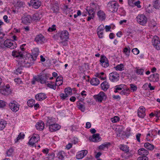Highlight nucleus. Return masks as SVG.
<instances>
[{
  "instance_id": "obj_4",
  "label": "nucleus",
  "mask_w": 160,
  "mask_h": 160,
  "mask_svg": "<svg viewBox=\"0 0 160 160\" xmlns=\"http://www.w3.org/2000/svg\"><path fill=\"white\" fill-rule=\"evenodd\" d=\"M90 5L91 7H87L86 10L89 15H92V17H94L95 14V10H96L97 8H98V6L96 3L94 2L91 3Z\"/></svg>"
},
{
  "instance_id": "obj_16",
  "label": "nucleus",
  "mask_w": 160,
  "mask_h": 160,
  "mask_svg": "<svg viewBox=\"0 0 160 160\" xmlns=\"http://www.w3.org/2000/svg\"><path fill=\"white\" fill-rule=\"evenodd\" d=\"M30 4L35 9H38L41 5V2L38 0H31Z\"/></svg>"
},
{
  "instance_id": "obj_32",
  "label": "nucleus",
  "mask_w": 160,
  "mask_h": 160,
  "mask_svg": "<svg viewBox=\"0 0 160 160\" xmlns=\"http://www.w3.org/2000/svg\"><path fill=\"white\" fill-rule=\"evenodd\" d=\"M150 78H152V80L154 82H158L159 79V75L158 73H155L151 75Z\"/></svg>"
},
{
  "instance_id": "obj_29",
  "label": "nucleus",
  "mask_w": 160,
  "mask_h": 160,
  "mask_svg": "<svg viewBox=\"0 0 160 160\" xmlns=\"http://www.w3.org/2000/svg\"><path fill=\"white\" fill-rule=\"evenodd\" d=\"M125 87L126 85L122 84L117 85L115 87V90L114 91V92L115 93H116L118 92V91H122V89Z\"/></svg>"
},
{
  "instance_id": "obj_36",
  "label": "nucleus",
  "mask_w": 160,
  "mask_h": 160,
  "mask_svg": "<svg viewBox=\"0 0 160 160\" xmlns=\"http://www.w3.org/2000/svg\"><path fill=\"white\" fill-rule=\"evenodd\" d=\"M153 5L156 9L160 8V0H153Z\"/></svg>"
},
{
  "instance_id": "obj_45",
  "label": "nucleus",
  "mask_w": 160,
  "mask_h": 160,
  "mask_svg": "<svg viewBox=\"0 0 160 160\" xmlns=\"http://www.w3.org/2000/svg\"><path fill=\"white\" fill-rule=\"evenodd\" d=\"M25 136V135L22 133L21 132L18 135V137H17L16 140L15 141V142H17L20 139H22L24 138Z\"/></svg>"
},
{
  "instance_id": "obj_53",
  "label": "nucleus",
  "mask_w": 160,
  "mask_h": 160,
  "mask_svg": "<svg viewBox=\"0 0 160 160\" xmlns=\"http://www.w3.org/2000/svg\"><path fill=\"white\" fill-rule=\"evenodd\" d=\"M109 144H110L109 143H108V144H102L99 147V149L103 150L105 148L107 147L108 145Z\"/></svg>"
},
{
  "instance_id": "obj_62",
  "label": "nucleus",
  "mask_w": 160,
  "mask_h": 160,
  "mask_svg": "<svg viewBox=\"0 0 160 160\" xmlns=\"http://www.w3.org/2000/svg\"><path fill=\"white\" fill-rule=\"evenodd\" d=\"M16 72H17V74H21L22 73V69L21 68L19 67L16 70Z\"/></svg>"
},
{
  "instance_id": "obj_46",
  "label": "nucleus",
  "mask_w": 160,
  "mask_h": 160,
  "mask_svg": "<svg viewBox=\"0 0 160 160\" xmlns=\"http://www.w3.org/2000/svg\"><path fill=\"white\" fill-rule=\"evenodd\" d=\"M144 72V69L142 68L138 69L136 68L135 72L138 74L140 75H142Z\"/></svg>"
},
{
  "instance_id": "obj_7",
  "label": "nucleus",
  "mask_w": 160,
  "mask_h": 160,
  "mask_svg": "<svg viewBox=\"0 0 160 160\" xmlns=\"http://www.w3.org/2000/svg\"><path fill=\"white\" fill-rule=\"evenodd\" d=\"M109 78L111 81L116 82L118 81L119 79V74L116 72H113L109 74Z\"/></svg>"
},
{
  "instance_id": "obj_33",
  "label": "nucleus",
  "mask_w": 160,
  "mask_h": 160,
  "mask_svg": "<svg viewBox=\"0 0 160 160\" xmlns=\"http://www.w3.org/2000/svg\"><path fill=\"white\" fill-rule=\"evenodd\" d=\"M90 82L92 85L95 86L98 85L100 83L98 79L97 78H92L90 81Z\"/></svg>"
},
{
  "instance_id": "obj_49",
  "label": "nucleus",
  "mask_w": 160,
  "mask_h": 160,
  "mask_svg": "<svg viewBox=\"0 0 160 160\" xmlns=\"http://www.w3.org/2000/svg\"><path fill=\"white\" fill-rule=\"evenodd\" d=\"M29 59L27 58L26 59V61L25 63V64L24 65L23 67H29L32 65V63L29 62Z\"/></svg>"
},
{
  "instance_id": "obj_52",
  "label": "nucleus",
  "mask_w": 160,
  "mask_h": 160,
  "mask_svg": "<svg viewBox=\"0 0 160 160\" xmlns=\"http://www.w3.org/2000/svg\"><path fill=\"white\" fill-rule=\"evenodd\" d=\"M116 133L117 136L118 137H120L121 135L122 134V130L120 128H116Z\"/></svg>"
},
{
  "instance_id": "obj_43",
  "label": "nucleus",
  "mask_w": 160,
  "mask_h": 160,
  "mask_svg": "<svg viewBox=\"0 0 160 160\" xmlns=\"http://www.w3.org/2000/svg\"><path fill=\"white\" fill-rule=\"evenodd\" d=\"M7 124L6 122L5 121H0V130H3Z\"/></svg>"
},
{
  "instance_id": "obj_2",
  "label": "nucleus",
  "mask_w": 160,
  "mask_h": 160,
  "mask_svg": "<svg viewBox=\"0 0 160 160\" xmlns=\"http://www.w3.org/2000/svg\"><path fill=\"white\" fill-rule=\"evenodd\" d=\"M107 7L110 11L115 12L117 11L118 5L117 2L115 1H112L108 2Z\"/></svg>"
},
{
  "instance_id": "obj_39",
  "label": "nucleus",
  "mask_w": 160,
  "mask_h": 160,
  "mask_svg": "<svg viewBox=\"0 0 160 160\" xmlns=\"http://www.w3.org/2000/svg\"><path fill=\"white\" fill-rule=\"evenodd\" d=\"M120 149L127 153L129 151V148L127 145H121L120 146Z\"/></svg>"
},
{
  "instance_id": "obj_42",
  "label": "nucleus",
  "mask_w": 160,
  "mask_h": 160,
  "mask_svg": "<svg viewBox=\"0 0 160 160\" xmlns=\"http://www.w3.org/2000/svg\"><path fill=\"white\" fill-rule=\"evenodd\" d=\"M47 86L55 90L56 88V86L53 82H50L47 84Z\"/></svg>"
},
{
  "instance_id": "obj_35",
  "label": "nucleus",
  "mask_w": 160,
  "mask_h": 160,
  "mask_svg": "<svg viewBox=\"0 0 160 160\" xmlns=\"http://www.w3.org/2000/svg\"><path fill=\"white\" fill-rule=\"evenodd\" d=\"M114 68L117 71H122L124 69V65L123 64H120L117 65Z\"/></svg>"
},
{
  "instance_id": "obj_54",
  "label": "nucleus",
  "mask_w": 160,
  "mask_h": 160,
  "mask_svg": "<svg viewBox=\"0 0 160 160\" xmlns=\"http://www.w3.org/2000/svg\"><path fill=\"white\" fill-rule=\"evenodd\" d=\"M13 150L12 148H10L8 149L7 152V156H11L13 152Z\"/></svg>"
},
{
  "instance_id": "obj_27",
  "label": "nucleus",
  "mask_w": 160,
  "mask_h": 160,
  "mask_svg": "<svg viewBox=\"0 0 160 160\" xmlns=\"http://www.w3.org/2000/svg\"><path fill=\"white\" fill-rule=\"evenodd\" d=\"M100 138L99 134L96 133L93 134L92 137L90 139L92 142H97L99 141Z\"/></svg>"
},
{
  "instance_id": "obj_37",
  "label": "nucleus",
  "mask_w": 160,
  "mask_h": 160,
  "mask_svg": "<svg viewBox=\"0 0 160 160\" xmlns=\"http://www.w3.org/2000/svg\"><path fill=\"white\" fill-rule=\"evenodd\" d=\"M26 59H25L24 58H23V56L19 59V60L18 61V64L20 67H23L26 61Z\"/></svg>"
},
{
  "instance_id": "obj_23",
  "label": "nucleus",
  "mask_w": 160,
  "mask_h": 160,
  "mask_svg": "<svg viewBox=\"0 0 160 160\" xmlns=\"http://www.w3.org/2000/svg\"><path fill=\"white\" fill-rule=\"evenodd\" d=\"M12 55L13 57L18 58L19 59H20L23 56L22 52L15 50L13 51L12 52Z\"/></svg>"
},
{
  "instance_id": "obj_6",
  "label": "nucleus",
  "mask_w": 160,
  "mask_h": 160,
  "mask_svg": "<svg viewBox=\"0 0 160 160\" xmlns=\"http://www.w3.org/2000/svg\"><path fill=\"white\" fill-rule=\"evenodd\" d=\"M34 41L38 44H43L46 41L45 37L41 34H38L35 36Z\"/></svg>"
},
{
  "instance_id": "obj_9",
  "label": "nucleus",
  "mask_w": 160,
  "mask_h": 160,
  "mask_svg": "<svg viewBox=\"0 0 160 160\" xmlns=\"http://www.w3.org/2000/svg\"><path fill=\"white\" fill-rule=\"evenodd\" d=\"M19 105L18 104L17 102L15 101H13L10 102L9 104V106L12 110L15 112H16L19 109Z\"/></svg>"
},
{
  "instance_id": "obj_19",
  "label": "nucleus",
  "mask_w": 160,
  "mask_h": 160,
  "mask_svg": "<svg viewBox=\"0 0 160 160\" xmlns=\"http://www.w3.org/2000/svg\"><path fill=\"white\" fill-rule=\"evenodd\" d=\"M35 98L36 100L41 101L45 99L47 97L44 93H40L36 95Z\"/></svg>"
},
{
  "instance_id": "obj_55",
  "label": "nucleus",
  "mask_w": 160,
  "mask_h": 160,
  "mask_svg": "<svg viewBox=\"0 0 160 160\" xmlns=\"http://www.w3.org/2000/svg\"><path fill=\"white\" fill-rule=\"evenodd\" d=\"M132 52L134 54L137 55L139 54V51L137 48H134L132 50Z\"/></svg>"
},
{
  "instance_id": "obj_58",
  "label": "nucleus",
  "mask_w": 160,
  "mask_h": 160,
  "mask_svg": "<svg viewBox=\"0 0 160 160\" xmlns=\"http://www.w3.org/2000/svg\"><path fill=\"white\" fill-rule=\"evenodd\" d=\"M59 7L56 6L54 7L53 11L54 12L57 13L59 12Z\"/></svg>"
},
{
  "instance_id": "obj_26",
  "label": "nucleus",
  "mask_w": 160,
  "mask_h": 160,
  "mask_svg": "<svg viewBox=\"0 0 160 160\" xmlns=\"http://www.w3.org/2000/svg\"><path fill=\"white\" fill-rule=\"evenodd\" d=\"M130 90L129 88H127L126 86V87L124 88L120 92V94L122 95L128 96L130 93Z\"/></svg>"
},
{
  "instance_id": "obj_40",
  "label": "nucleus",
  "mask_w": 160,
  "mask_h": 160,
  "mask_svg": "<svg viewBox=\"0 0 160 160\" xmlns=\"http://www.w3.org/2000/svg\"><path fill=\"white\" fill-rule=\"evenodd\" d=\"M41 15H40L38 13H37L34 14L32 16V20L35 21V20H40L41 17H40Z\"/></svg>"
},
{
  "instance_id": "obj_15",
  "label": "nucleus",
  "mask_w": 160,
  "mask_h": 160,
  "mask_svg": "<svg viewBox=\"0 0 160 160\" xmlns=\"http://www.w3.org/2000/svg\"><path fill=\"white\" fill-rule=\"evenodd\" d=\"M104 26L103 25L99 26L97 29V33L98 37L102 38L103 37V31L104 29Z\"/></svg>"
},
{
  "instance_id": "obj_56",
  "label": "nucleus",
  "mask_w": 160,
  "mask_h": 160,
  "mask_svg": "<svg viewBox=\"0 0 160 160\" xmlns=\"http://www.w3.org/2000/svg\"><path fill=\"white\" fill-rule=\"evenodd\" d=\"M6 104V103L3 101L0 100V108H4Z\"/></svg>"
},
{
  "instance_id": "obj_3",
  "label": "nucleus",
  "mask_w": 160,
  "mask_h": 160,
  "mask_svg": "<svg viewBox=\"0 0 160 160\" xmlns=\"http://www.w3.org/2000/svg\"><path fill=\"white\" fill-rule=\"evenodd\" d=\"M136 19L138 23L144 26L147 23V18L144 14H139Z\"/></svg>"
},
{
  "instance_id": "obj_11",
  "label": "nucleus",
  "mask_w": 160,
  "mask_h": 160,
  "mask_svg": "<svg viewBox=\"0 0 160 160\" xmlns=\"http://www.w3.org/2000/svg\"><path fill=\"white\" fill-rule=\"evenodd\" d=\"M106 95L103 92H100L97 95L94 96L95 99L100 102H101L104 99H106Z\"/></svg>"
},
{
  "instance_id": "obj_13",
  "label": "nucleus",
  "mask_w": 160,
  "mask_h": 160,
  "mask_svg": "<svg viewBox=\"0 0 160 160\" xmlns=\"http://www.w3.org/2000/svg\"><path fill=\"white\" fill-rule=\"evenodd\" d=\"M138 116L141 118H143L145 116V108L141 106L138 108Z\"/></svg>"
},
{
  "instance_id": "obj_44",
  "label": "nucleus",
  "mask_w": 160,
  "mask_h": 160,
  "mask_svg": "<svg viewBox=\"0 0 160 160\" xmlns=\"http://www.w3.org/2000/svg\"><path fill=\"white\" fill-rule=\"evenodd\" d=\"M64 91L65 93L68 95H71L72 94V90L71 88L68 87L65 88Z\"/></svg>"
},
{
  "instance_id": "obj_64",
  "label": "nucleus",
  "mask_w": 160,
  "mask_h": 160,
  "mask_svg": "<svg viewBox=\"0 0 160 160\" xmlns=\"http://www.w3.org/2000/svg\"><path fill=\"white\" fill-rule=\"evenodd\" d=\"M141 136L140 133H138L136 136V138L137 141L138 142H140V137Z\"/></svg>"
},
{
  "instance_id": "obj_18",
  "label": "nucleus",
  "mask_w": 160,
  "mask_h": 160,
  "mask_svg": "<svg viewBox=\"0 0 160 160\" xmlns=\"http://www.w3.org/2000/svg\"><path fill=\"white\" fill-rule=\"evenodd\" d=\"M49 131L51 132H54L58 130L61 128V126L58 124L55 123L49 126Z\"/></svg>"
},
{
  "instance_id": "obj_1",
  "label": "nucleus",
  "mask_w": 160,
  "mask_h": 160,
  "mask_svg": "<svg viewBox=\"0 0 160 160\" xmlns=\"http://www.w3.org/2000/svg\"><path fill=\"white\" fill-rule=\"evenodd\" d=\"M69 33L68 31L64 30L59 32L53 36V38H56V36H59L61 40H68L69 38Z\"/></svg>"
},
{
  "instance_id": "obj_28",
  "label": "nucleus",
  "mask_w": 160,
  "mask_h": 160,
  "mask_svg": "<svg viewBox=\"0 0 160 160\" xmlns=\"http://www.w3.org/2000/svg\"><path fill=\"white\" fill-rule=\"evenodd\" d=\"M101 86L102 89L104 91H107L109 87L108 83L106 81L103 82L102 83Z\"/></svg>"
},
{
  "instance_id": "obj_25",
  "label": "nucleus",
  "mask_w": 160,
  "mask_h": 160,
  "mask_svg": "<svg viewBox=\"0 0 160 160\" xmlns=\"http://www.w3.org/2000/svg\"><path fill=\"white\" fill-rule=\"evenodd\" d=\"M97 15L99 20H103L105 18V14L102 10H99L97 13Z\"/></svg>"
},
{
  "instance_id": "obj_48",
  "label": "nucleus",
  "mask_w": 160,
  "mask_h": 160,
  "mask_svg": "<svg viewBox=\"0 0 160 160\" xmlns=\"http://www.w3.org/2000/svg\"><path fill=\"white\" fill-rule=\"evenodd\" d=\"M68 95L66 93L65 94L63 93H60V96L61 98L63 100L66 99V98L68 97Z\"/></svg>"
},
{
  "instance_id": "obj_12",
  "label": "nucleus",
  "mask_w": 160,
  "mask_h": 160,
  "mask_svg": "<svg viewBox=\"0 0 160 160\" xmlns=\"http://www.w3.org/2000/svg\"><path fill=\"white\" fill-rule=\"evenodd\" d=\"M154 47L157 50H160V41L158 37H154L152 42Z\"/></svg>"
},
{
  "instance_id": "obj_57",
  "label": "nucleus",
  "mask_w": 160,
  "mask_h": 160,
  "mask_svg": "<svg viewBox=\"0 0 160 160\" xmlns=\"http://www.w3.org/2000/svg\"><path fill=\"white\" fill-rule=\"evenodd\" d=\"M130 88L133 91H136L137 90V87L136 85H134L133 84H130Z\"/></svg>"
},
{
  "instance_id": "obj_60",
  "label": "nucleus",
  "mask_w": 160,
  "mask_h": 160,
  "mask_svg": "<svg viewBox=\"0 0 160 160\" xmlns=\"http://www.w3.org/2000/svg\"><path fill=\"white\" fill-rule=\"evenodd\" d=\"M68 40H62L61 41L59 42V43L62 44L63 46H66L68 45V43L67 42Z\"/></svg>"
},
{
  "instance_id": "obj_20",
  "label": "nucleus",
  "mask_w": 160,
  "mask_h": 160,
  "mask_svg": "<svg viewBox=\"0 0 160 160\" xmlns=\"http://www.w3.org/2000/svg\"><path fill=\"white\" fill-rule=\"evenodd\" d=\"M39 52V50L38 48H35L33 49L32 54L31 55V58L32 59L33 61H34L36 59Z\"/></svg>"
},
{
  "instance_id": "obj_8",
  "label": "nucleus",
  "mask_w": 160,
  "mask_h": 160,
  "mask_svg": "<svg viewBox=\"0 0 160 160\" xmlns=\"http://www.w3.org/2000/svg\"><path fill=\"white\" fill-rule=\"evenodd\" d=\"M100 62V64L104 68H106L109 65L108 61L104 56H101Z\"/></svg>"
},
{
  "instance_id": "obj_21",
  "label": "nucleus",
  "mask_w": 160,
  "mask_h": 160,
  "mask_svg": "<svg viewBox=\"0 0 160 160\" xmlns=\"http://www.w3.org/2000/svg\"><path fill=\"white\" fill-rule=\"evenodd\" d=\"M138 153L139 155L142 157L146 156L148 154V151L145 149L142 148L138 150Z\"/></svg>"
},
{
  "instance_id": "obj_61",
  "label": "nucleus",
  "mask_w": 160,
  "mask_h": 160,
  "mask_svg": "<svg viewBox=\"0 0 160 160\" xmlns=\"http://www.w3.org/2000/svg\"><path fill=\"white\" fill-rule=\"evenodd\" d=\"M137 160H148V158L146 157H138Z\"/></svg>"
},
{
  "instance_id": "obj_14",
  "label": "nucleus",
  "mask_w": 160,
  "mask_h": 160,
  "mask_svg": "<svg viewBox=\"0 0 160 160\" xmlns=\"http://www.w3.org/2000/svg\"><path fill=\"white\" fill-rule=\"evenodd\" d=\"M22 22L26 24L30 23L32 20V18L29 15H24V16L22 17Z\"/></svg>"
},
{
  "instance_id": "obj_47",
  "label": "nucleus",
  "mask_w": 160,
  "mask_h": 160,
  "mask_svg": "<svg viewBox=\"0 0 160 160\" xmlns=\"http://www.w3.org/2000/svg\"><path fill=\"white\" fill-rule=\"evenodd\" d=\"M25 4V3L22 1H18L16 4L17 6L19 8L23 7Z\"/></svg>"
},
{
  "instance_id": "obj_17",
  "label": "nucleus",
  "mask_w": 160,
  "mask_h": 160,
  "mask_svg": "<svg viewBox=\"0 0 160 160\" xmlns=\"http://www.w3.org/2000/svg\"><path fill=\"white\" fill-rule=\"evenodd\" d=\"M88 152V151L86 150H82L78 153L76 158L78 159H81L87 154Z\"/></svg>"
},
{
  "instance_id": "obj_34",
  "label": "nucleus",
  "mask_w": 160,
  "mask_h": 160,
  "mask_svg": "<svg viewBox=\"0 0 160 160\" xmlns=\"http://www.w3.org/2000/svg\"><path fill=\"white\" fill-rule=\"evenodd\" d=\"M56 121L55 118H51L47 121L46 125L49 126L55 123Z\"/></svg>"
},
{
  "instance_id": "obj_10",
  "label": "nucleus",
  "mask_w": 160,
  "mask_h": 160,
  "mask_svg": "<svg viewBox=\"0 0 160 160\" xmlns=\"http://www.w3.org/2000/svg\"><path fill=\"white\" fill-rule=\"evenodd\" d=\"M39 136L36 134H34L30 139L28 144L32 146H33L35 143L37 142L39 140Z\"/></svg>"
},
{
  "instance_id": "obj_50",
  "label": "nucleus",
  "mask_w": 160,
  "mask_h": 160,
  "mask_svg": "<svg viewBox=\"0 0 160 160\" xmlns=\"http://www.w3.org/2000/svg\"><path fill=\"white\" fill-rule=\"evenodd\" d=\"M111 120L113 123H116L119 121V118L118 116H116L113 118H112Z\"/></svg>"
},
{
  "instance_id": "obj_31",
  "label": "nucleus",
  "mask_w": 160,
  "mask_h": 160,
  "mask_svg": "<svg viewBox=\"0 0 160 160\" xmlns=\"http://www.w3.org/2000/svg\"><path fill=\"white\" fill-rule=\"evenodd\" d=\"M85 104L84 102L83 103L78 102L77 103L78 108L82 112H84L85 111Z\"/></svg>"
},
{
  "instance_id": "obj_5",
  "label": "nucleus",
  "mask_w": 160,
  "mask_h": 160,
  "mask_svg": "<svg viewBox=\"0 0 160 160\" xmlns=\"http://www.w3.org/2000/svg\"><path fill=\"white\" fill-rule=\"evenodd\" d=\"M4 46L11 49H14L17 47V44L15 42L10 39H7L4 41L3 43Z\"/></svg>"
},
{
  "instance_id": "obj_63",
  "label": "nucleus",
  "mask_w": 160,
  "mask_h": 160,
  "mask_svg": "<svg viewBox=\"0 0 160 160\" xmlns=\"http://www.w3.org/2000/svg\"><path fill=\"white\" fill-rule=\"evenodd\" d=\"M55 25H53L52 26V28H49L48 30L49 32H52L53 31H54L56 30V28H55Z\"/></svg>"
},
{
  "instance_id": "obj_30",
  "label": "nucleus",
  "mask_w": 160,
  "mask_h": 160,
  "mask_svg": "<svg viewBox=\"0 0 160 160\" xmlns=\"http://www.w3.org/2000/svg\"><path fill=\"white\" fill-rule=\"evenodd\" d=\"M144 147L146 148L149 150H152L154 148V146L149 142L145 143Z\"/></svg>"
},
{
  "instance_id": "obj_38",
  "label": "nucleus",
  "mask_w": 160,
  "mask_h": 160,
  "mask_svg": "<svg viewBox=\"0 0 160 160\" xmlns=\"http://www.w3.org/2000/svg\"><path fill=\"white\" fill-rule=\"evenodd\" d=\"M65 153L63 151H60L58 152L57 154V156L58 158L61 160L64 159Z\"/></svg>"
},
{
  "instance_id": "obj_24",
  "label": "nucleus",
  "mask_w": 160,
  "mask_h": 160,
  "mask_svg": "<svg viewBox=\"0 0 160 160\" xmlns=\"http://www.w3.org/2000/svg\"><path fill=\"white\" fill-rule=\"evenodd\" d=\"M49 77V74H45L39 78L40 82L42 84L46 83L47 82L48 78Z\"/></svg>"
},
{
  "instance_id": "obj_41",
  "label": "nucleus",
  "mask_w": 160,
  "mask_h": 160,
  "mask_svg": "<svg viewBox=\"0 0 160 160\" xmlns=\"http://www.w3.org/2000/svg\"><path fill=\"white\" fill-rule=\"evenodd\" d=\"M35 103V101L32 99L29 100L27 102L28 105L29 107H32Z\"/></svg>"
},
{
  "instance_id": "obj_22",
  "label": "nucleus",
  "mask_w": 160,
  "mask_h": 160,
  "mask_svg": "<svg viewBox=\"0 0 160 160\" xmlns=\"http://www.w3.org/2000/svg\"><path fill=\"white\" fill-rule=\"evenodd\" d=\"M45 124L44 122L42 121H40L38 122L36 125V127L37 129L38 130H42L44 128Z\"/></svg>"
},
{
  "instance_id": "obj_59",
  "label": "nucleus",
  "mask_w": 160,
  "mask_h": 160,
  "mask_svg": "<svg viewBox=\"0 0 160 160\" xmlns=\"http://www.w3.org/2000/svg\"><path fill=\"white\" fill-rule=\"evenodd\" d=\"M140 2L139 1L135 2H134V5L137 6L138 8H141V6L140 5Z\"/></svg>"
},
{
  "instance_id": "obj_51",
  "label": "nucleus",
  "mask_w": 160,
  "mask_h": 160,
  "mask_svg": "<svg viewBox=\"0 0 160 160\" xmlns=\"http://www.w3.org/2000/svg\"><path fill=\"white\" fill-rule=\"evenodd\" d=\"M130 51V49L129 48L128 49V48L126 47L124 48L123 50V52L125 53L127 56H128L129 55Z\"/></svg>"
}]
</instances>
